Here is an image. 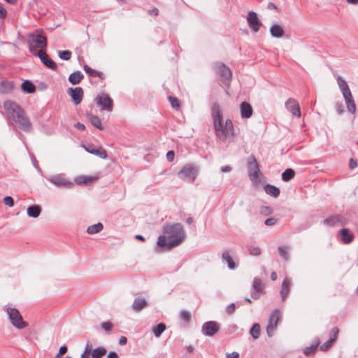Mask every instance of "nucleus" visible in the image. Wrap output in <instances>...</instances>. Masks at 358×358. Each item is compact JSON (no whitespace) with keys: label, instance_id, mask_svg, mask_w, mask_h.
I'll return each mask as SVG.
<instances>
[{"label":"nucleus","instance_id":"79ce46f5","mask_svg":"<svg viewBox=\"0 0 358 358\" xmlns=\"http://www.w3.org/2000/svg\"><path fill=\"white\" fill-rule=\"evenodd\" d=\"M278 252L282 259H284L285 260L289 259L288 247L287 246H286V245L279 246L278 247Z\"/></svg>","mask_w":358,"mask_h":358},{"label":"nucleus","instance_id":"dca6fc26","mask_svg":"<svg viewBox=\"0 0 358 358\" xmlns=\"http://www.w3.org/2000/svg\"><path fill=\"white\" fill-rule=\"evenodd\" d=\"M67 94L71 96L72 101L74 103V104L78 105L82 101L84 92L82 87H76L75 88H68Z\"/></svg>","mask_w":358,"mask_h":358},{"label":"nucleus","instance_id":"473e14b6","mask_svg":"<svg viewBox=\"0 0 358 358\" xmlns=\"http://www.w3.org/2000/svg\"><path fill=\"white\" fill-rule=\"evenodd\" d=\"M95 179L92 176H80L75 178V182L77 185H89L94 181Z\"/></svg>","mask_w":358,"mask_h":358},{"label":"nucleus","instance_id":"f704fd0d","mask_svg":"<svg viewBox=\"0 0 358 358\" xmlns=\"http://www.w3.org/2000/svg\"><path fill=\"white\" fill-rule=\"evenodd\" d=\"M103 229V224L101 222H98L96 224L88 227L87 229V233L89 234H95L102 231Z\"/></svg>","mask_w":358,"mask_h":358},{"label":"nucleus","instance_id":"bb28decb","mask_svg":"<svg viewBox=\"0 0 358 358\" xmlns=\"http://www.w3.org/2000/svg\"><path fill=\"white\" fill-rule=\"evenodd\" d=\"M147 304L148 302L145 298L136 297L132 303V308L136 311H141L147 306Z\"/></svg>","mask_w":358,"mask_h":358},{"label":"nucleus","instance_id":"13d9d810","mask_svg":"<svg viewBox=\"0 0 358 358\" xmlns=\"http://www.w3.org/2000/svg\"><path fill=\"white\" fill-rule=\"evenodd\" d=\"M338 217H339L338 219V224H340L341 225H346L348 222V220L341 215H338Z\"/></svg>","mask_w":358,"mask_h":358},{"label":"nucleus","instance_id":"f257e3e1","mask_svg":"<svg viewBox=\"0 0 358 358\" xmlns=\"http://www.w3.org/2000/svg\"><path fill=\"white\" fill-rule=\"evenodd\" d=\"M164 232L165 235L158 237L157 250H171L178 246L185 238V232L180 223L166 226Z\"/></svg>","mask_w":358,"mask_h":358},{"label":"nucleus","instance_id":"a18cd8bd","mask_svg":"<svg viewBox=\"0 0 358 358\" xmlns=\"http://www.w3.org/2000/svg\"><path fill=\"white\" fill-rule=\"evenodd\" d=\"M248 252L250 255L252 256H259L261 254V249L257 246H248Z\"/></svg>","mask_w":358,"mask_h":358},{"label":"nucleus","instance_id":"2f4dec72","mask_svg":"<svg viewBox=\"0 0 358 358\" xmlns=\"http://www.w3.org/2000/svg\"><path fill=\"white\" fill-rule=\"evenodd\" d=\"M87 117L92 125L95 127L99 130H103V127L102 126L101 120L99 117H97L96 115H94L91 113L87 114Z\"/></svg>","mask_w":358,"mask_h":358},{"label":"nucleus","instance_id":"3c124183","mask_svg":"<svg viewBox=\"0 0 358 358\" xmlns=\"http://www.w3.org/2000/svg\"><path fill=\"white\" fill-rule=\"evenodd\" d=\"M68 348L66 345H62L59 348L58 353L55 355V358H62V355L66 353Z\"/></svg>","mask_w":358,"mask_h":358},{"label":"nucleus","instance_id":"5701e85b","mask_svg":"<svg viewBox=\"0 0 358 358\" xmlns=\"http://www.w3.org/2000/svg\"><path fill=\"white\" fill-rule=\"evenodd\" d=\"M348 110L350 113H354L356 110V105L351 92L343 95Z\"/></svg>","mask_w":358,"mask_h":358},{"label":"nucleus","instance_id":"f3484780","mask_svg":"<svg viewBox=\"0 0 358 358\" xmlns=\"http://www.w3.org/2000/svg\"><path fill=\"white\" fill-rule=\"evenodd\" d=\"M249 27L254 32H257L262 25V22L258 18L257 14L254 11H249L247 17Z\"/></svg>","mask_w":358,"mask_h":358},{"label":"nucleus","instance_id":"0e129e2a","mask_svg":"<svg viewBox=\"0 0 358 358\" xmlns=\"http://www.w3.org/2000/svg\"><path fill=\"white\" fill-rule=\"evenodd\" d=\"M92 343L90 341H87V343H86L85 348V350H84L83 352H85V353L91 355V353H92Z\"/></svg>","mask_w":358,"mask_h":358},{"label":"nucleus","instance_id":"39448f33","mask_svg":"<svg viewBox=\"0 0 358 358\" xmlns=\"http://www.w3.org/2000/svg\"><path fill=\"white\" fill-rule=\"evenodd\" d=\"M48 180L57 188L71 189L74 183L67 179L64 173H56L50 176Z\"/></svg>","mask_w":358,"mask_h":358},{"label":"nucleus","instance_id":"cd10ccee","mask_svg":"<svg viewBox=\"0 0 358 358\" xmlns=\"http://www.w3.org/2000/svg\"><path fill=\"white\" fill-rule=\"evenodd\" d=\"M264 189L267 194L274 198H277L280 193V189L278 187L270 184H266L264 186Z\"/></svg>","mask_w":358,"mask_h":358},{"label":"nucleus","instance_id":"7ed1b4c3","mask_svg":"<svg viewBox=\"0 0 358 358\" xmlns=\"http://www.w3.org/2000/svg\"><path fill=\"white\" fill-rule=\"evenodd\" d=\"M29 43V49L30 52H31L34 55V54H37L36 48H39V51H45L47 48V38L41 34H31L28 40Z\"/></svg>","mask_w":358,"mask_h":358},{"label":"nucleus","instance_id":"338daca9","mask_svg":"<svg viewBox=\"0 0 358 358\" xmlns=\"http://www.w3.org/2000/svg\"><path fill=\"white\" fill-rule=\"evenodd\" d=\"M227 358H239V353L237 352H233L231 353L227 354Z\"/></svg>","mask_w":358,"mask_h":358},{"label":"nucleus","instance_id":"864d4df0","mask_svg":"<svg viewBox=\"0 0 358 358\" xmlns=\"http://www.w3.org/2000/svg\"><path fill=\"white\" fill-rule=\"evenodd\" d=\"M101 326L106 331H110L113 328V324L110 322H103L101 324Z\"/></svg>","mask_w":358,"mask_h":358},{"label":"nucleus","instance_id":"49530a36","mask_svg":"<svg viewBox=\"0 0 358 358\" xmlns=\"http://www.w3.org/2000/svg\"><path fill=\"white\" fill-rule=\"evenodd\" d=\"M333 343V339L329 338L327 341L324 342L322 345H320V350L322 352H326L330 348Z\"/></svg>","mask_w":358,"mask_h":358},{"label":"nucleus","instance_id":"9d476101","mask_svg":"<svg viewBox=\"0 0 358 358\" xmlns=\"http://www.w3.org/2000/svg\"><path fill=\"white\" fill-rule=\"evenodd\" d=\"M95 101L96 104L101 107V110L106 111H112L113 108V101L107 94H101L98 95Z\"/></svg>","mask_w":358,"mask_h":358},{"label":"nucleus","instance_id":"e433bc0d","mask_svg":"<svg viewBox=\"0 0 358 358\" xmlns=\"http://www.w3.org/2000/svg\"><path fill=\"white\" fill-rule=\"evenodd\" d=\"M106 349L103 346L96 348L92 351L91 356L93 358H101L106 354Z\"/></svg>","mask_w":358,"mask_h":358},{"label":"nucleus","instance_id":"c85d7f7f","mask_svg":"<svg viewBox=\"0 0 358 358\" xmlns=\"http://www.w3.org/2000/svg\"><path fill=\"white\" fill-rule=\"evenodd\" d=\"M21 89L25 93L33 94L36 91V86L31 80H25L21 85Z\"/></svg>","mask_w":358,"mask_h":358},{"label":"nucleus","instance_id":"393cba45","mask_svg":"<svg viewBox=\"0 0 358 358\" xmlns=\"http://www.w3.org/2000/svg\"><path fill=\"white\" fill-rule=\"evenodd\" d=\"M290 285H291V280L288 278H285L282 283V287L280 289V295L282 297V299L284 301L287 295L289 294V290H290Z\"/></svg>","mask_w":358,"mask_h":358},{"label":"nucleus","instance_id":"bf43d9fd","mask_svg":"<svg viewBox=\"0 0 358 358\" xmlns=\"http://www.w3.org/2000/svg\"><path fill=\"white\" fill-rule=\"evenodd\" d=\"M276 222H277V219L274 218V217L268 218L264 221V224L266 226H273L276 224Z\"/></svg>","mask_w":358,"mask_h":358},{"label":"nucleus","instance_id":"b1692460","mask_svg":"<svg viewBox=\"0 0 358 358\" xmlns=\"http://www.w3.org/2000/svg\"><path fill=\"white\" fill-rule=\"evenodd\" d=\"M270 34L273 38H280L283 36L285 31L278 24H274L270 27Z\"/></svg>","mask_w":358,"mask_h":358},{"label":"nucleus","instance_id":"6e6552de","mask_svg":"<svg viewBox=\"0 0 358 358\" xmlns=\"http://www.w3.org/2000/svg\"><path fill=\"white\" fill-rule=\"evenodd\" d=\"M3 108L9 118L14 120L20 114H22L23 109L16 102L7 100L3 103Z\"/></svg>","mask_w":358,"mask_h":358},{"label":"nucleus","instance_id":"4468645a","mask_svg":"<svg viewBox=\"0 0 358 358\" xmlns=\"http://www.w3.org/2000/svg\"><path fill=\"white\" fill-rule=\"evenodd\" d=\"M82 147L88 153L96 155L101 159H106L108 157L107 152L102 147L96 146L94 144L83 145Z\"/></svg>","mask_w":358,"mask_h":358},{"label":"nucleus","instance_id":"ddd939ff","mask_svg":"<svg viewBox=\"0 0 358 358\" xmlns=\"http://www.w3.org/2000/svg\"><path fill=\"white\" fill-rule=\"evenodd\" d=\"M18 124V128L25 132L30 131L32 129V124L29 117L25 115V112L23 110L22 114H20L19 117H16V119L13 120Z\"/></svg>","mask_w":358,"mask_h":358},{"label":"nucleus","instance_id":"1a4fd4ad","mask_svg":"<svg viewBox=\"0 0 358 358\" xmlns=\"http://www.w3.org/2000/svg\"><path fill=\"white\" fill-rule=\"evenodd\" d=\"M279 310L278 309L274 310L270 314L268 321L266 327L267 336L270 338L273 336L275 331L277 329L279 322Z\"/></svg>","mask_w":358,"mask_h":358},{"label":"nucleus","instance_id":"2eb2a0df","mask_svg":"<svg viewBox=\"0 0 358 358\" xmlns=\"http://www.w3.org/2000/svg\"><path fill=\"white\" fill-rule=\"evenodd\" d=\"M34 56L38 57L41 62L48 69L56 71L57 69V64L50 57L45 51H38Z\"/></svg>","mask_w":358,"mask_h":358},{"label":"nucleus","instance_id":"4c0bfd02","mask_svg":"<svg viewBox=\"0 0 358 358\" xmlns=\"http://www.w3.org/2000/svg\"><path fill=\"white\" fill-rule=\"evenodd\" d=\"M261 327L259 323H254L250 329V334L254 339H257L260 336Z\"/></svg>","mask_w":358,"mask_h":358},{"label":"nucleus","instance_id":"774afa93","mask_svg":"<svg viewBox=\"0 0 358 358\" xmlns=\"http://www.w3.org/2000/svg\"><path fill=\"white\" fill-rule=\"evenodd\" d=\"M107 358H120L117 353L115 351H110L108 355Z\"/></svg>","mask_w":358,"mask_h":358},{"label":"nucleus","instance_id":"69168bd1","mask_svg":"<svg viewBox=\"0 0 358 358\" xmlns=\"http://www.w3.org/2000/svg\"><path fill=\"white\" fill-rule=\"evenodd\" d=\"M74 127L76 128L77 129L80 130V131H85L86 127H85V125L81 122H77L76 124H74Z\"/></svg>","mask_w":358,"mask_h":358},{"label":"nucleus","instance_id":"0eeeda50","mask_svg":"<svg viewBox=\"0 0 358 358\" xmlns=\"http://www.w3.org/2000/svg\"><path fill=\"white\" fill-rule=\"evenodd\" d=\"M215 73L220 77L224 84L229 85L231 80V71L223 63L215 64L213 66Z\"/></svg>","mask_w":358,"mask_h":358},{"label":"nucleus","instance_id":"423d86ee","mask_svg":"<svg viewBox=\"0 0 358 358\" xmlns=\"http://www.w3.org/2000/svg\"><path fill=\"white\" fill-rule=\"evenodd\" d=\"M247 169L250 179L252 181H256L260 175V170L257 161L253 155L248 157Z\"/></svg>","mask_w":358,"mask_h":358},{"label":"nucleus","instance_id":"4be33fe9","mask_svg":"<svg viewBox=\"0 0 358 358\" xmlns=\"http://www.w3.org/2000/svg\"><path fill=\"white\" fill-rule=\"evenodd\" d=\"M42 208L41 206L33 204L27 208V214L29 217L36 218L41 215Z\"/></svg>","mask_w":358,"mask_h":358},{"label":"nucleus","instance_id":"8fccbe9b","mask_svg":"<svg viewBox=\"0 0 358 358\" xmlns=\"http://www.w3.org/2000/svg\"><path fill=\"white\" fill-rule=\"evenodd\" d=\"M169 99L171 106L173 108H178L180 107V101L176 97L170 96L169 97Z\"/></svg>","mask_w":358,"mask_h":358},{"label":"nucleus","instance_id":"7c9ffc66","mask_svg":"<svg viewBox=\"0 0 358 358\" xmlns=\"http://www.w3.org/2000/svg\"><path fill=\"white\" fill-rule=\"evenodd\" d=\"M222 259L224 262H225L227 264V266L229 269L234 270L236 268L237 265L233 260L232 257H231L228 251L223 252L222 255Z\"/></svg>","mask_w":358,"mask_h":358},{"label":"nucleus","instance_id":"a878e982","mask_svg":"<svg viewBox=\"0 0 358 358\" xmlns=\"http://www.w3.org/2000/svg\"><path fill=\"white\" fill-rule=\"evenodd\" d=\"M84 76L80 71H76L69 76V81L73 85L79 84L83 79Z\"/></svg>","mask_w":358,"mask_h":358},{"label":"nucleus","instance_id":"f8f14e48","mask_svg":"<svg viewBox=\"0 0 358 358\" xmlns=\"http://www.w3.org/2000/svg\"><path fill=\"white\" fill-rule=\"evenodd\" d=\"M220 329V324L215 321H208L203 324L201 332L209 337L213 336Z\"/></svg>","mask_w":358,"mask_h":358},{"label":"nucleus","instance_id":"c9c22d12","mask_svg":"<svg viewBox=\"0 0 358 358\" xmlns=\"http://www.w3.org/2000/svg\"><path fill=\"white\" fill-rule=\"evenodd\" d=\"M295 176V171L294 169H285L282 175H281V177H282V180L284 181V182H288L289 180H291Z\"/></svg>","mask_w":358,"mask_h":358},{"label":"nucleus","instance_id":"9b49d317","mask_svg":"<svg viewBox=\"0 0 358 358\" xmlns=\"http://www.w3.org/2000/svg\"><path fill=\"white\" fill-rule=\"evenodd\" d=\"M178 176L180 179L191 180L194 181L196 177V170L192 165H185L178 173Z\"/></svg>","mask_w":358,"mask_h":358},{"label":"nucleus","instance_id":"4d7b16f0","mask_svg":"<svg viewBox=\"0 0 358 358\" xmlns=\"http://www.w3.org/2000/svg\"><path fill=\"white\" fill-rule=\"evenodd\" d=\"M238 329V326L235 324L228 325L226 332L227 334H233Z\"/></svg>","mask_w":358,"mask_h":358},{"label":"nucleus","instance_id":"a211bd4d","mask_svg":"<svg viewBox=\"0 0 358 358\" xmlns=\"http://www.w3.org/2000/svg\"><path fill=\"white\" fill-rule=\"evenodd\" d=\"M285 107L293 115L296 117L301 116L300 106L295 99H288L285 102Z\"/></svg>","mask_w":358,"mask_h":358},{"label":"nucleus","instance_id":"c756f323","mask_svg":"<svg viewBox=\"0 0 358 358\" xmlns=\"http://www.w3.org/2000/svg\"><path fill=\"white\" fill-rule=\"evenodd\" d=\"M14 88V83L12 81L3 80L0 82V93L8 94Z\"/></svg>","mask_w":358,"mask_h":358},{"label":"nucleus","instance_id":"37998d69","mask_svg":"<svg viewBox=\"0 0 358 358\" xmlns=\"http://www.w3.org/2000/svg\"><path fill=\"white\" fill-rule=\"evenodd\" d=\"M180 317L185 323H189L191 321V314L188 310H181L180 313Z\"/></svg>","mask_w":358,"mask_h":358},{"label":"nucleus","instance_id":"6e6d98bb","mask_svg":"<svg viewBox=\"0 0 358 358\" xmlns=\"http://www.w3.org/2000/svg\"><path fill=\"white\" fill-rule=\"evenodd\" d=\"M83 69L85 71V73H87L89 76L94 77L96 70L92 69L87 64H85L83 66Z\"/></svg>","mask_w":358,"mask_h":358},{"label":"nucleus","instance_id":"ea45409f","mask_svg":"<svg viewBox=\"0 0 358 358\" xmlns=\"http://www.w3.org/2000/svg\"><path fill=\"white\" fill-rule=\"evenodd\" d=\"M338 215L329 217L323 220L324 224L329 227H334L338 224Z\"/></svg>","mask_w":358,"mask_h":358},{"label":"nucleus","instance_id":"72a5a7b5","mask_svg":"<svg viewBox=\"0 0 358 358\" xmlns=\"http://www.w3.org/2000/svg\"><path fill=\"white\" fill-rule=\"evenodd\" d=\"M337 83L341 91L342 92L343 95L351 92L347 83L341 76H338L337 78Z\"/></svg>","mask_w":358,"mask_h":358},{"label":"nucleus","instance_id":"de8ad7c7","mask_svg":"<svg viewBox=\"0 0 358 358\" xmlns=\"http://www.w3.org/2000/svg\"><path fill=\"white\" fill-rule=\"evenodd\" d=\"M259 212L262 215L268 216L273 213V209L269 206H262L260 208Z\"/></svg>","mask_w":358,"mask_h":358},{"label":"nucleus","instance_id":"052dcab7","mask_svg":"<svg viewBox=\"0 0 358 358\" xmlns=\"http://www.w3.org/2000/svg\"><path fill=\"white\" fill-rule=\"evenodd\" d=\"M175 157V152L173 150H169L166 153V159L169 162H171L173 161Z\"/></svg>","mask_w":358,"mask_h":358},{"label":"nucleus","instance_id":"603ef678","mask_svg":"<svg viewBox=\"0 0 358 358\" xmlns=\"http://www.w3.org/2000/svg\"><path fill=\"white\" fill-rule=\"evenodd\" d=\"M3 203H4L5 205H6V206H8L9 207H13L14 206V200L10 196H6L3 198Z\"/></svg>","mask_w":358,"mask_h":358},{"label":"nucleus","instance_id":"412c9836","mask_svg":"<svg viewBox=\"0 0 358 358\" xmlns=\"http://www.w3.org/2000/svg\"><path fill=\"white\" fill-rule=\"evenodd\" d=\"M320 338L318 337L315 338L313 344H311L310 346H306L303 348L302 351L303 354L306 356L314 355L318 348V345H320Z\"/></svg>","mask_w":358,"mask_h":358},{"label":"nucleus","instance_id":"5fc2aeb1","mask_svg":"<svg viewBox=\"0 0 358 358\" xmlns=\"http://www.w3.org/2000/svg\"><path fill=\"white\" fill-rule=\"evenodd\" d=\"M236 310V305L234 303H231L230 304H229L227 308H226V312L227 313V314L229 315H232L234 313Z\"/></svg>","mask_w":358,"mask_h":358},{"label":"nucleus","instance_id":"e2e57ef3","mask_svg":"<svg viewBox=\"0 0 358 358\" xmlns=\"http://www.w3.org/2000/svg\"><path fill=\"white\" fill-rule=\"evenodd\" d=\"M7 16V11L0 3V19H4Z\"/></svg>","mask_w":358,"mask_h":358},{"label":"nucleus","instance_id":"f03ea898","mask_svg":"<svg viewBox=\"0 0 358 358\" xmlns=\"http://www.w3.org/2000/svg\"><path fill=\"white\" fill-rule=\"evenodd\" d=\"M211 116L213 120L214 129L217 137L222 141H226L234 136V129L232 121L227 119L222 122V115L220 106L214 103L211 107Z\"/></svg>","mask_w":358,"mask_h":358},{"label":"nucleus","instance_id":"c03bdc74","mask_svg":"<svg viewBox=\"0 0 358 358\" xmlns=\"http://www.w3.org/2000/svg\"><path fill=\"white\" fill-rule=\"evenodd\" d=\"M252 287L253 289L263 292L262 280L259 278H255L252 282Z\"/></svg>","mask_w":358,"mask_h":358},{"label":"nucleus","instance_id":"680f3d73","mask_svg":"<svg viewBox=\"0 0 358 358\" xmlns=\"http://www.w3.org/2000/svg\"><path fill=\"white\" fill-rule=\"evenodd\" d=\"M261 292V291L253 289L251 291L250 296L254 299H258L260 297Z\"/></svg>","mask_w":358,"mask_h":358},{"label":"nucleus","instance_id":"aec40b11","mask_svg":"<svg viewBox=\"0 0 358 358\" xmlns=\"http://www.w3.org/2000/svg\"><path fill=\"white\" fill-rule=\"evenodd\" d=\"M240 112L242 118L248 119L252 116L253 109L250 103L247 101H243L240 105Z\"/></svg>","mask_w":358,"mask_h":358},{"label":"nucleus","instance_id":"58836bf2","mask_svg":"<svg viewBox=\"0 0 358 358\" xmlns=\"http://www.w3.org/2000/svg\"><path fill=\"white\" fill-rule=\"evenodd\" d=\"M166 324L164 323H159L153 328V334L157 338H159L163 332L166 330Z\"/></svg>","mask_w":358,"mask_h":358},{"label":"nucleus","instance_id":"09e8293b","mask_svg":"<svg viewBox=\"0 0 358 358\" xmlns=\"http://www.w3.org/2000/svg\"><path fill=\"white\" fill-rule=\"evenodd\" d=\"M339 332V329L338 327H334L331 331L329 332V339H333V342L334 343L338 337V334Z\"/></svg>","mask_w":358,"mask_h":358},{"label":"nucleus","instance_id":"6ab92c4d","mask_svg":"<svg viewBox=\"0 0 358 358\" xmlns=\"http://www.w3.org/2000/svg\"><path fill=\"white\" fill-rule=\"evenodd\" d=\"M338 235L340 236L341 241L344 244H350L353 241L355 238L354 234L351 233L350 229L348 228H342L339 231Z\"/></svg>","mask_w":358,"mask_h":358},{"label":"nucleus","instance_id":"a19ab883","mask_svg":"<svg viewBox=\"0 0 358 358\" xmlns=\"http://www.w3.org/2000/svg\"><path fill=\"white\" fill-rule=\"evenodd\" d=\"M58 56L61 59L68 61L71 58L72 52L70 50H59Z\"/></svg>","mask_w":358,"mask_h":358},{"label":"nucleus","instance_id":"20e7f679","mask_svg":"<svg viewBox=\"0 0 358 358\" xmlns=\"http://www.w3.org/2000/svg\"><path fill=\"white\" fill-rule=\"evenodd\" d=\"M5 310L8 315L10 323L16 329H22L28 326V323L24 321L22 316L17 309L8 307Z\"/></svg>","mask_w":358,"mask_h":358}]
</instances>
